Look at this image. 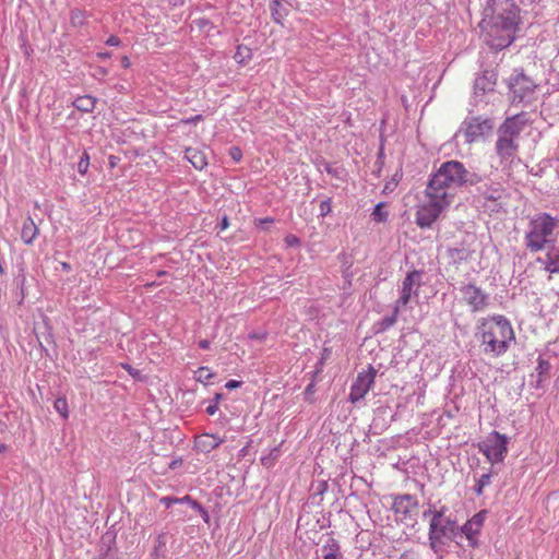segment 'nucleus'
Listing matches in <instances>:
<instances>
[{
	"instance_id": "obj_1",
	"label": "nucleus",
	"mask_w": 559,
	"mask_h": 559,
	"mask_svg": "<svg viewBox=\"0 0 559 559\" xmlns=\"http://www.w3.org/2000/svg\"><path fill=\"white\" fill-rule=\"evenodd\" d=\"M513 0H490L479 24L485 43L495 50L509 47L515 39L520 22Z\"/></svg>"
},
{
	"instance_id": "obj_2",
	"label": "nucleus",
	"mask_w": 559,
	"mask_h": 559,
	"mask_svg": "<svg viewBox=\"0 0 559 559\" xmlns=\"http://www.w3.org/2000/svg\"><path fill=\"white\" fill-rule=\"evenodd\" d=\"M475 336L480 343L483 353L493 358L506 354L515 341L511 322L501 314L479 320Z\"/></svg>"
},
{
	"instance_id": "obj_3",
	"label": "nucleus",
	"mask_w": 559,
	"mask_h": 559,
	"mask_svg": "<svg viewBox=\"0 0 559 559\" xmlns=\"http://www.w3.org/2000/svg\"><path fill=\"white\" fill-rule=\"evenodd\" d=\"M479 177L457 160H449L443 163L440 168L431 176L427 187L429 191L439 194L445 193V198L452 202L455 191L467 185H475Z\"/></svg>"
},
{
	"instance_id": "obj_4",
	"label": "nucleus",
	"mask_w": 559,
	"mask_h": 559,
	"mask_svg": "<svg viewBox=\"0 0 559 559\" xmlns=\"http://www.w3.org/2000/svg\"><path fill=\"white\" fill-rule=\"evenodd\" d=\"M559 226V219L550 216L548 213L534 215L525 231L524 242L531 252L545 250L555 241V230Z\"/></svg>"
},
{
	"instance_id": "obj_5",
	"label": "nucleus",
	"mask_w": 559,
	"mask_h": 559,
	"mask_svg": "<svg viewBox=\"0 0 559 559\" xmlns=\"http://www.w3.org/2000/svg\"><path fill=\"white\" fill-rule=\"evenodd\" d=\"M451 204L445 193L439 194L429 191L426 187L423 201L417 205L415 222L420 228H429L439 218L440 214Z\"/></svg>"
},
{
	"instance_id": "obj_6",
	"label": "nucleus",
	"mask_w": 559,
	"mask_h": 559,
	"mask_svg": "<svg viewBox=\"0 0 559 559\" xmlns=\"http://www.w3.org/2000/svg\"><path fill=\"white\" fill-rule=\"evenodd\" d=\"M448 508L442 506L438 511L433 513V518L429 523L428 540L430 548L437 552L442 545L444 539H451L455 536L459 527L456 522L445 516Z\"/></svg>"
},
{
	"instance_id": "obj_7",
	"label": "nucleus",
	"mask_w": 559,
	"mask_h": 559,
	"mask_svg": "<svg viewBox=\"0 0 559 559\" xmlns=\"http://www.w3.org/2000/svg\"><path fill=\"white\" fill-rule=\"evenodd\" d=\"M492 129L493 120L491 118L488 116L473 115L471 110L455 133V139L471 144L484 139Z\"/></svg>"
},
{
	"instance_id": "obj_8",
	"label": "nucleus",
	"mask_w": 559,
	"mask_h": 559,
	"mask_svg": "<svg viewBox=\"0 0 559 559\" xmlns=\"http://www.w3.org/2000/svg\"><path fill=\"white\" fill-rule=\"evenodd\" d=\"M509 438L498 431H492L478 442L477 448L480 453L491 464L500 463L508 453Z\"/></svg>"
},
{
	"instance_id": "obj_9",
	"label": "nucleus",
	"mask_w": 559,
	"mask_h": 559,
	"mask_svg": "<svg viewBox=\"0 0 559 559\" xmlns=\"http://www.w3.org/2000/svg\"><path fill=\"white\" fill-rule=\"evenodd\" d=\"M537 85L524 73L515 72L509 80L510 98L513 105H528L535 99Z\"/></svg>"
},
{
	"instance_id": "obj_10",
	"label": "nucleus",
	"mask_w": 559,
	"mask_h": 559,
	"mask_svg": "<svg viewBox=\"0 0 559 559\" xmlns=\"http://www.w3.org/2000/svg\"><path fill=\"white\" fill-rule=\"evenodd\" d=\"M497 74L493 71H484L475 79L472 97L473 106H486L495 92Z\"/></svg>"
},
{
	"instance_id": "obj_11",
	"label": "nucleus",
	"mask_w": 559,
	"mask_h": 559,
	"mask_svg": "<svg viewBox=\"0 0 559 559\" xmlns=\"http://www.w3.org/2000/svg\"><path fill=\"white\" fill-rule=\"evenodd\" d=\"M392 509L401 522L414 523L418 513V500L409 493L401 495L394 498Z\"/></svg>"
},
{
	"instance_id": "obj_12",
	"label": "nucleus",
	"mask_w": 559,
	"mask_h": 559,
	"mask_svg": "<svg viewBox=\"0 0 559 559\" xmlns=\"http://www.w3.org/2000/svg\"><path fill=\"white\" fill-rule=\"evenodd\" d=\"M421 285V272L414 270L409 272L402 282L400 297L395 301L396 310H404L412 297L418 296V288Z\"/></svg>"
},
{
	"instance_id": "obj_13",
	"label": "nucleus",
	"mask_w": 559,
	"mask_h": 559,
	"mask_svg": "<svg viewBox=\"0 0 559 559\" xmlns=\"http://www.w3.org/2000/svg\"><path fill=\"white\" fill-rule=\"evenodd\" d=\"M376 376L377 370L372 366L358 373L350 386L349 401L352 403H356L366 396L374 383Z\"/></svg>"
},
{
	"instance_id": "obj_14",
	"label": "nucleus",
	"mask_w": 559,
	"mask_h": 559,
	"mask_svg": "<svg viewBox=\"0 0 559 559\" xmlns=\"http://www.w3.org/2000/svg\"><path fill=\"white\" fill-rule=\"evenodd\" d=\"M460 292L472 311H481L487 306L488 296L474 284L462 285Z\"/></svg>"
},
{
	"instance_id": "obj_15",
	"label": "nucleus",
	"mask_w": 559,
	"mask_h": 559,
	"mask_svg": "<svg viewBox=\"0 0 559 559\" xmlns=\"http://www.w3.org/2000/svg\"><path fill=\"white\" fill-rule=\"evenodd\" d=\"M487 511L483 510L474 514L466 521L460 528L462 534L465 535L469 546L475 547L478 544L477 535L480 533L486 519Z\"/></svg>"
},
{
	"instance_id": "obj_16",
	"label": "nucleus",
	"mask_w": 559,
	"mask_h": 559,
	"mask_svg": "<svg viewBox=\"0 0 559 559\" xmlns=\"http://www.w3.org/2000/svg\"><path fill=\"white\" fill-rule=\"evenodd\" d=\"M518 147L514 139L498 134L496 151L502 162L511 160L515 156Z\"/></svg>"
},
{
	"instance_id": "obj_17",
	"label": "nucleus",
	"mask_w": 559,
	"mask_h": 559,
	"mask_svg": "<svg viewBox=\"0 0 559 559\" xmlns=\"http://www.w3.org/2000/svg\"><path fill=\"white\" fill-rule=\"evenodd\" d=\"M225 441L218 435L202 433L195 438L194 447L199 452L210 453Z\"/></svg>"
},
{
	"instance_id": "obj_18",
	"label": "nucleus",
	"mask_w": 559,
	"mask_h": 559,
	"mask_svg": "<svg viewBox=\"0 0 559 559\" xmlns=\"http://www.w3.org/2000/svg\"><path fill=\"white\" fill-rule=\"evenodd\" d=\"M523 129L519 115L508 118L498 129V134L516 140Z\"/></svg>"
},
{
	"instance_id": "obj_19",
	"label": "nucleus",
	"mask_w": 559,
	"mask_h": 559,
	"mask_svg": "<svg viewBox=\"0 0 559 559\" xmlns=\"http://www.w3.org/2000/svg\"><path fill=\"white\" fill-rule=\"evenodd\" d=\"M480 198L485 201H490L495 203V207L499 205V201L504 198V190L500 183L495 185H485L479 188Z\"/></svg>"
},
{
	"instance_id": "obj_20",
	"label": "nucleus",
	"mask_w": 559,
	"mask_h": 559,
	"mask_svg": "<svg viewBox=\"0 0 559 559\" xmlns=\"http://www.w3.org/2000/svg\"><path fill=\"white\" fill-rule=\"evenodd\" d=\"M185 158L199 170L207 166V158L202 150L195 147H188L185 152Z\"/></svg>"
},
{
	"instance_id": "obj_21",
	"label": "nucleus",
	"mask_w": 559,
	"mask_h": 559,
	"mask_svg": "<svg viewBox=\"0 0 559 559\" xmlns=\"http://www.w3.org/2000/svg\"><path fill=\"white\" fill-rule=\"evenodd\" d=\"M38 235V228L32 217H26L23 222L21 230V239L25 245L33 243L34 239Z\"/></svg>"
},
{
	"instance_id": "obj_22",
	"label": "nucleus",
	"mask_w": 559,
	"mask_h": 559,
	"mask_svg": "<svg viewBox=\"0 0 559 559\" xmlns=\"http://www.w3.org/2000/svg\"><path fill=\"white\" fill-rule=\"evenodd\" d=\"M537 262L543 264L549 273H559V251L550 250L546 258H538Z\"/></svg>"
},
{
	"instance_id": "obj_23",
	"label": "nucleus",
	"mask_w": 559,
	"mask_h": 559,
	"mask_svg": "<svg viewBox=\"0 0 559 559\" xmlns=\"http://www.w3.org/2000/svg\"><path fill=\"white\" fill-rule=\"evenodd\" d=\"M270 10L273 21L282 25L285 17L288 15V10L283 4V0H272L270 3Z\"/></svg>"
},
{
	"instance_id": "obj_24",
	"label": "nucleus",
	"mask_w": 559,
	"mask_h": 559,
	"mask_svg": "<svg viewBox=\"0 0 559 559\" xmlns=\"http://www.w3.org/2000/svg\"><path fill=\"white\" fill-rule=\"evenodd\" d=\"M322 558H328V556L331 558H342V555L340 552V545L337 540H335L334 538H329L325 542V544L322 546Z\"/></svg>"
},
{
	"instance_id": "obj_25",
	"label": "nucleus",
	"mask_w": 559,
	"mask_h": 559,
	"mask_svg": "<svg viewBox=\"0 0 559 559\" xmlns=\"http://www.w3.org/2000/svg\"><path fill=\"white\" fill-rule=\"evenodd\" d=\"M74 106L81 111L90 112L95 107V98L88 95L79 97L74 102Z\"/></svg>"
},
{
	"instance_id": "obj_26",
	"label": "nucleus",
	"mask_w": 559,
	"mask_h": 559,
	"mask_svg": "<svg viewBox=\"0 0 559 559\" xmlns=\"http://www.w3.org/2000/svg\"><path fill=\"white\" fill-rule=\"evenodd\" d=\"M401 311L402 310H396V306L394 305L392 314L386 316L379 321V323H378L379 331H385V330L390 329L391 326H393L395 324V322L397 320V316Z\"/></svg>"
},
{
	"instance_id": "obj_27",
	"label": "nucleus",
	"mask_w": 559,
	"mask_h": 559,
	"mask_svg": "<svg viewBox=\"0 0 559 559\" xmlns=\"http://www.w3.org/2000/svg\"><path fill=\"white\" fill-rule=\"evenodd\" d=\"M86 13L80 9H73L70 12V23L74 27H80L84 24Z\"/></svg>"
},
{
	"instance_id": "obj_28",
	"label": "nucleus",
	"mask_w": 559,
	"mask_h": 559,
	"mask_svg": "<svg viewBox=\"0 0 559 559\" xmlns=\"http://www.w3.org/2000/svg\"><path fill=\"white\" fill-rule=\"evenodd\" d=\"M491 481V474L490 473H486V474H483L476 481L475 486H474V491L477 496H481L483 492H484V488L486 486H488Z\"/></svg>"
},
{
	"instance_id": "obj_29",
	"label": "nucleus",
	"mask_w": 559,
	"mask_h": 559,
	"mask_svg": "<svg viewBox=\"0 0 559 559\" xmlns=\"http://www.w3.org/2000/svg\"><path fill=\"white\" fill-rule=\"evenodd\" d=\"M213 377L214 373L207 367H200L194 373L195 380L205 384L209 383Z\"/></svg>"
},
{
	"instance_id": "obj_30",
	"label": "nucleus",
	"mask_w": 559,
	"mask_h": 559,
	"mask_svg": "<svg viewBox=\"0 0 559 559\" xmlns=\"http://www.w3.org/2000/svg\"><path fill=\"white\" fill-rule=\"evenodd\" d=\"M53 407L63 419L69 417L68 402L64 397H58L53 403Z\"/></svg>"
},
{
	"instance_id": "obj_31",
	"label": "nucleus",
	"mask_w": 559,
	"mask_h": 559,
	"mask_svg": "<svg viewBox=\"0 0 559 559\" xmlns=\"http://www.w3.org/2000/svg\"><path fill=\"white\" fill-rule=\"evenodd\" d=\"M384 207V203H378L372 213H371V216H372V219L377 223H382V222H385L388 219V212L383 210Z\"/></svg>"
},
{
	"instance_id": "obj_32",
	"label": "nucleus",
	"mask_w": 559,
	"mask_h": 559,
	"mask_svg": "<svg viewBox=\"0 0 559 559\" xmlns=\"http://www.w3.org/2000/svg\"><path fill=\"white\" fill-rule=\"evenodd\" d=\"M88 166H90V155L86 152H84L78 163V171L81 175H85L88 169Z\"/></svg>"
},
{
	"instance_id": "obj_33",
	"label": "nucleus",
	"mask_w": 559,
	"mask_h": 559,
	"mask_svg": "<svg viewBox=\"0 0 559 559\" xmlns=\"http://www.w3.org/2000/svg\"><path fill=\"white\" fill-rule=\"evenodd\" d=\"M197 26L203 32H210L213 28V24L207 19H198L194 21Z\"/></svg>"
},
{
	"instance_id": "obj_34",
	"label": "nucleus",
	"mask_w": 559,
	"mask_h": 559,
	"mask_svg": "<svg viewBox=\"0 0 559 559\" xmlns=\"http://www.w3.org/2000/svg\"><path fill=\"white\" fill-rule=\"evenodd\" d=\"M180 503H187L189 504L193 510H198V509H201V504L195 501L194 499H192L190 496H185L182 498H180Z\"/></svg>"
},
{
	"instance_id": "obj_35",
	"label": "nucleus",
	"mask_w": 559,
	"mask_h": 559,
	"mask_svg": "<svg viewBox=\"0 0 559 559\" xmlns=\"http://www.w3.org/2000/svg\"><path fill=\"white\" fill-rule=\"evenodd\" d=\"M287 247H297L300 245V239L295 235H287L284 239Z\"/></svg>"
},
{
	"instance_id": "obj_36",
	"label": "nucleus",
	"mask_w": 559,
	"mask_h": 559,
	"mask_svg": "<svg viewBox=\"0 0 559 559\" xmlns=\"http://www.w3.org/2000/svg\"><path fill=\"white\" fill-rule=\"evenodd\" d=\"M331 201L330 199L323 200L320 202V214L322 216L328 215L331 212Z\"/></svg>"
},
{
	"instance_id": "obj_37",
	"label": "nucleus",
	"mask_w": 559,
	"mask_h": 559,
	"mask_svg": "<svg viewBox=\"0 0 559 559\" xmlns=\"http://www.w3.org/2000/svg\"><path fill=\"white\" fill-rule=\"evenodd\" d=\"M160 503L164 504L166 508H170L175 503H180V498L163 497L160 499Z\"/></svg>"
},
{
	"instance_id": "obj_38",
	"label": "nucleus",
	"mask_w": 559,
	"mask_h": 559,
	"mask_svg": "<svg viewBox=\"0 0 559 559\" xmlns=\"http://www.w3.org/2000/svg\"><path fill=\"white\" fill-rule=\"evenodd\" d=\"M248 337L253 341L263 342L266 338L265 332H251Z\"/></svg>"
},
{
	"instance_id": "obj_39",
	"label": "nucleus",
	"mask_w": 559,
	"mask_h": 559,
	"mask_svg": "<svg viewBox=\"0 0 559 559\" xmlns=\"http://www.w3.org/2000/svg\"><path fill=\"white\" fill-rule=\"evenodd\" d=\"M399 559H418V554L414 550H406L400 555Z\"/></svg>"
},
{
	"instance_id": "obj_40",
	"label": "nucleus",
	"mask_w": 559,
	"mask_h": 559,
	"mask_svg": "<svg viewBox=\"0 0 559 559\" xmlns=\"http://www.w3.org/2000/svg\"><path fill=\"white\" fill-rule=\"evenodd\" d=\"M201 120H202V116L201 115H197V116H192L190 118L182 119L181 122L185 123V124H195V123H198Z\"/></svg>"
},
{
	"instance_id": "obj_41",
	"label": "nucleus",
	"mask_w": 559,
	"mask_h": 559,
	"mask_svg": "<svg viewBox=\"0 0 559 559\" xmlns=\"http://www.w3.org/2000/svg\"><path fill=\"white\" fill-rule=\"evenodd\" d=\"M230 156H231L233 159H235L237 162L240 160V158L242 156L240 148L231 147L230 148Z\"/></svg>"
},
{
	"instance_id": "obj_42",
	"label": "nucleus",
	"mask_w": 559,
	"mask_h": 559,
	"mask_svg": "<svg viewBox=\"0 0 559 559\" xmlns=\"http://www.w3.org/2000/svg\"><path fill=\"white\" fill-rule=\"evenodd\" d=\"M241 385V382L238 380H229L226 382L225 388L228 390L237 389Z\"/></svg>"
},
{
	"instance_id": "obj_43",
	"label": "nucleus",
	"mask_w": 559,
	"mask_h": 559,
	"mask_svg": "<svg viewBox=\"0 0 559 559\" xmlns=\"http://www.w3.org/2000/svg\"><path fill=\"white\" fill-rule=\"evenodd\" d=\"M106 44L108 46H119L121 44V40L115 36V35H111L109 36V38L106 40Z\"/></svg>"
},
{
	"instance_id": "obj_44",
	"label": "nucleus",
	"mask_w": 559,
	"mask_h": 559,
	"mask_svg": "<svg viewBox=\"0 0 559 559\" xmlns=\"http://www.w3.org/2000/svg\"><path fill=\"white\" fill-rule=\"evenodd\" d=\"M197 511L201 514L203 521L205 523H209V521H210L209 512L202 506H201V509H198Z\"/></svg>"
},
{
	"instance_id": "obj_45",
	"label": "nucleus",
	"mask_w": 559,
	"mask_h": 559,
	"mask_svg": "<svg viewBox=\"0 0 559 559\" xmlns=\"http://www.w3.org/2000/svg\"><path fill=\"white\" fill-rule=\"evenodd\" d=\"M217 405L212 403L210 404L207 407H206V413L210 415V416H213L216 412H217Z\"/></svg>"
},
{
	"instance_id": "obj_46",
	"label": "nucleus",
	"mask_w": 559,
	"mask_h": 559,
	"mask_svg": "<svg viewBox=\"0 0 559 559\" xmlns=\"http://www.w3.org/2000/svg\"><path fill=\"white\" fill-rule=\"evenodd\" d=\"M229 226V221H228V217L227 216H224L219 223V229L221 230H225L227 229Z\"/></svg>"
},
{
	"instance_id": "obj_47",
	"label": "nucleus",
	"mask_w": 559,
	"mask_h": 559,
	"mask_svg": "<svg viewBox=\"0 0 559 559\" xmlns=\"http://www.w3.org/2000/svg\"><path fill=\"white\" fill-rule=\"evenodd\" d=\"M436 511H437V510H433V509H432V506L429 503V508H428L426 511H424L423 516H424V518H428V516H430V520H431V519L433 518V513H435Z\"/></svg>"
},
{
	"instance_id": "obj_48",
	"label": "nucleus",
	"mask_w": 559,
	"mask_h": 559,
	"mask_svg": "<svg viewBox=\"0 0 559 559\" xmlns=\"http://www.w3.org/2000/svg\"><path fill=\"white\" fill-rule=\"evenodd\" d=\"M210 344H211L210 341L201 340L198 345H199V347L201 349H209L210 348Z\"/></svg>"
},
{
	"instance_id": "obj_49",
	"label": "nucleus",
	"mask_w": 559,
	"mask_h": 559,
	"mask_svg": "<svg viewBox=\"0 0 559 559\" xmlns=\"http://www.w3.org/2000/svg\"><path fill=\"white\" fill-rule=\"evenodd\" d=\"M98 559H118V558L110 551H106L104 555L99 556Z\"/></svg>"
},
{
	"instance_id": "obj_50",
	"label": "nucleus",
	"mask_w": 559,
	"mask_h": 559,
	"mask_svg": "<svg viewBox=\"0 0 559 559\" xmlns=\"http://www.w3.org/2000/svg\"><path fill=\"white\" fill-rule=\"evenodd\" d=\"M121 66H122L123 68H126V69H127V68H129V67L131 66V61H130V59H129L127 56H123V57L121 58Z\"/></svg>"
},
{
	"instance_id": "obj_51",
	"label": "nucleus",
	"mask_w": 559,
	"mask_h": 559,
	"mask_svg": "<svg viewBox=\"0 0 559 559\" xmlns=\"http://www.w3.org/2000/svg\"><path fill=\"white\" fill-rule=\"evenodd\" d=\"M167 1L173 7H180L185 3V0H167Z\"/></svg>"
},
{
	"instance_id": "obj_52",
	"label": "nucleus",
	"mask_w": 559,
	"mask_h": 559,
	"mask_svg": "<svg viewBox=\"0 0 559 559\" xmlns=\"http://www.w3.org/2000/svg\"><path fill=\"white\" fill-rule=\"evenodd\" d=\"M259 222L261 225H264V224L269 225V224L273 223V219L270 217H265V218L260 219Z\"/></svg>"
},
{
	"instance_id": "obj_53",
	"label": "nucleus",
	"mask_w": 559,
	"mask_h": 559,
	"mask_svg": "<svg viewBox=\"0 0 559 559\" xmlns=\"http://www.w3.org/2000/svg\"><path fill=\"white\" fill-rule=\"evenodd\" d=\"M60 265H61L62 270H64L67 272L71 271V265L68 262H61Z\"/></svg>"
},
{
	"instance_id": "obj_54",
	"label": "nucleus",
	"mask_w": 559,
	"mask_h": 559,
	"mask_svg": "<svg viewBox=\"0 0 559 559\" xmlns=\"http://www.w3.org/2000/svg\"><path fill=\"white\" fill-rule=\"evenodd\" d=\"M223 395L221 393H216L213 400L214 404H218V402L222 400Z\"/></svg>"
},
{
	"instance_id": "obj_55",
	"label": "nucleus",
	"mask_w": 559,
	"mask_h": 559,
	"mask_svg": "<svg viewBox=\"0 0 559 559\" xmlns=\"http://www.w3.org/2000/svg\"><path fill=\"white\" fill-rule=\"evenodd\" d=\"M98 57H99V58H103V59H106V58H109V57H110V53H109V52H99V53H98Z\"/></svg>"
},
{
	"instance_id": "obj_56",
	"label": "nucleus",
	"mask_w": 559,
	"mask_h": 559,
	"mask_svg": "<svg viewBox=\"0 0 559 559\" xmlns=\"http://www.w3.org/2000/svg\"><path fill=\"white\" fill-rule=\"evenodd\" d=\"M16 281H17L19 284L23 285L24 282H25V276L24 275H20Z\"/></svg>"
},
{
	"instance_id": "obj_57",
	"label": "nucleus",
	"mask_w": 559,
	"mask_h": 559,
	"mask_svg": "<svg viewBox=\"0 0 559 559\" xmlns=\"http://www.w3.org/2000/svg\"><path fill=\"white\" fill-rule=\"evenodd\" d=\"M98 73L102 74V75H106L107 74V70L105 68H99L98 69Z\"/></svg>"
},
{
	"instance_id": "obj_58",
	"label": "nucleus",
	"mask_w": 559,
	"mask_h": 559,
	"mask_svg": "<svg viewBox=\"0 0 559 559\" xmlns=\"http://www.w3.org/2000/svg\"><path fill=\"white\" fill-rule=\"evenodd\" d=\"M5 273V267L3 265V263L0 261V274H4Z\"/></svg>"
},
{
	"instance_id": "obj_59",
	"label": "nucleus",
	"mask_w": 559,
	"mask_h": 559,
	"mask_svg": "<svg viewBox=\"0 0 559 559\" xmlns=\"http://www.w3.org/2000/svg\"><path fill=\"white\" fill-rule=\"evenodd\" d=\"M277 454H278V449H277V448H274V449L271 451V455L277 456Z\"/></svg>"
},
{
	"instance_id": "obj_60",
	"label": "nucleus",
	"mask_w": 559,
	"mask_h": 559,
	"mask_svg": "<svg viewBox=\"0 0 559 559\" xmlns=\"http://www.w3.org/2000/svg\"><path fill=\"white\" fill-rule=\"evenodd\" d=\"M122 367L128 370L129 372L131 371V367L129 365H122Z\"/></svg>"
},
{
	"instance_id": "obj_61",
	"label": "nucleus",
	"mask_w": 559,
	"mask_h": 559,
	"mask_svg": "<svg viewBox=\"0 0 559 559\" xmlns=\"http://www.w3.org/2000/svg\"><path fill=\"white\" fill-rule=\"evenodd\" d=\"M109 159H110V165H111V166H115L114 156H110V158H109Z\"/></svg>"
},
{
	"instance_id": "obj_62",
	"label": "nucleus",
	"mask_w": 559,
	"mask_h": 559,
	"mask_svg": "<svg viewBox=\"0 0 559 559\" xmlns=\"http://www.w3.org/2000/svg\"><path fill=\"white\" fill-rule=\"evenodd\" d=\"M240 51H241V48L239 47L236 56L242 57V53H240Z\"/></svg>"
},
{
	"instance_id": "obj_63",
	"label": "nucleus",
	"mask_w": 559,
	"mask_h": 559,
	"mask_svg": "<svg viewBox=\"0 0 559 559\" xmlns=\"http://www.w3.org/2000/svg\"><path fill=\"white\" fill-rule=\"evenodd\" d=\"M391 188H392V185H391V183H386V185H385V190H389V189H391Z\"/></svg>"
},
{
	"instance_id": "obj_64",
	"label": "nucleus",
	"mask_w": 559,
	"mask_h": 559,
	"mask_svg": "<svg viewBox=\"0 0 559 559\" xmlns=\"http://www.w3.org/2000/svg\"><path fill=\"white\" fill-rule=\"evenodd\" d=\"M322 559H342V558H331L328 556V558H322Z\"/></svg>"
}]
</instances>
